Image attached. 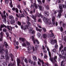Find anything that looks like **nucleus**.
<instances>
[{"instance_id": "nucleus-1", "label": "nucleus", "mask_w": 66, "mask_h": 66, "mask_svg": "<svg viewBox=\"0 0 66 66\" xmlns=\"http://www.w3.org/2000/svg\"><path fill=\"white\" fill-rule=\"evenodd\" d=\"M62 7H64V8H66V6L63 5H62L61 4H60L59 5V9H60V10L58 11V15L57 16V18H60L61 17V13L63 12V11Z\"/></svg>"}, {"instance_id": "nucleus-2", "label": "nucleus", "mask_w": 66, "mask_h": 66, "mask_svg": "<svg viewBox=\"0 0 66 66\" xmlns=\"http://www.w3.org/2000/svg\"><path fill=\"white\" fill-rule=\"evenodd\" d=\"M27 18L28 20V21L27 22L28 25H26V26H24L23 27L22 25L21 26V29H23V30H27V29H28V27H29L31 26V23H30V22L29 21V20H30V19L28 16L27 17Z\"/></svg>"}, {"instance_id": "nucleus-3", "label": "nucleus", "mask_w": 66, "mask_h": 66, "mask_svg": "<svg viewBox=\"0 0 66 66\" xmlns=\"http://www.w3.org/2000/svg\"><path fill=\"white\" fill-rule=\"evenodd\" d=\"M5 57H4V55H5V54H2L1 55V58L2 59H6V61H7L9 60V57L8 56V50L6 49L5 50Z\"/></svg>"}, {"instance_id": "nucleus-4", "label": "nucleus", "mask_w": 66, "mask_h": 66, "mask_svg": "<svg viewBox=\"0 0 66 66\" xmlns=\"http://www.w3.org/2000/svg\"><path fill=\"white\" fill-rule=\"evenodd\" d=\"M37 15H38V17H40V16L42 18H43V20L44 22L46 24H48V23H49V20H48V19L45 18V17H44L41 14H39V13H38Z\"/></svg>"}, {"instance_id": "nucleus-5", "label": "nucleus", "mask_w": 66, "mask_h": 66, "mask_svg": "<svg viewBox=\"0 0 66 66\" xmlns=\"http://www.w3.org/2000/svg\"><path fill=\"white\" fill-rule=\"evenodd\" d=\"M50 32H51L52 35H46V34H44L43 35V36L44 38H46L47 37H50L52 38H55V37L54 36V35L52 33V32H53V31L52 30H50Z\"/></svg>"}, {"instance_id": "nucleus-6", "label": "nucleus", "mask_w": 66, "mask_h": 66, "mask_svg": "<svg viewBox=\"0 0 66 66\" xmlns=\"http://www.w3.org/2000/svg\"><path fill=\"white\" fill-rule=\"evenodd\" d=\"M55 43L56 44L55 46V48H58V45H57V44L56 43V40L53 39H52L51 40V43L52 45H54Z\"/></svg>"}, {"instance_id": "nucleus-7", "label": "nucleus", "mask_w": 66, "mask_h": 66, "mask_svg": "<svg viewBox=\"0 0 66 66\" xmlns=\"http://www.w3.org/2000/svg\"><path fill=\"white\" fill-rule=\"evenodd\" d=\"M38 60L39 62L42 63V66H46V65H47V66H50V64H49L48 63H45L44 62L43 60H41L39 58H38Z\"/></svg>"}, {"instance_id": "nucleus-8", "label": "nucleus", "mask_w": 66, "mask_h": 66, "mask_svg": "<svg viewBox=\"0 0 66 66\" xmlns=\"http://www.w3.org/2000/svg\"><path fill=\"white\" fill-rule=\"evenodd\" d=\"M2 14V13L0 11V14H1V16L2 17V19H4L5 22H6V15H5V14Z\"/></svg>"}, {"instance_id": "nucleus-9", "label": "nucleus", "mask_w": 66, "mask_h": 66, "mask_svg": "<svg viewBox=\"0 0 66 66\" xmlns=\"http://www.w3.org/2000/svg\"><path fill=\"white\" fill-rule=\"evenodd\" d=\"M1 35L0 36V41L2 42V40H3V39L2 38H3V34L4 33H3L2 32H1Z\"/></svg>"}, {"instance_id": "nucleus-10", "label": "nucleus", "mask_w": 66, "mask_h": 66, "mask_svg": "<svg viewBox=\"0 0 66 66\" xmlns=\"http://www.w3.org/2000/svg\"><path fill=\"white\" fill-rule=\"evenodd\" d=\"M5 52V49L0 46V53H4Z\"/></svg>"}, {"instance_id": "nucleus-11", "label": "nucleus", "mask_w": 66, "mask_h": 66, "mask_svg": "<svg viewBox=\"0 0 66 66\" xmlns=\"http://www.w3.org/2000/svg\"><path fill=\"white\" fill-rule=\"evenodd\" d=\"M55 17L54 16L52 17V21L53 25H54V24H55Z\"/></svg>"}, {"instance_id": "nucleus-12", "label": "nucleus", "mask_w": 66, "mask_h": 66, "mask_svg": "<svg viewBox=\"0 0 66 66\" xmlns=\"http://www.w3.org/2000/svg\"><path fill=\"white\" fill-rule=\"evenodd\" d=\"M45 47L46 48H47V50L48 52L49 55L50 56V57L51 56V52H50V50H49V48H48V46H45Z\"/></svg>"}, {"instance_id": "nucleus-13", "label": "nucleus", "mask_w": 66, "mask_h": 66, "mask_svg": "<svg viewBox=\"0 0 66 66\" xmlns=\"http://www.w3.org/2000/svg\"><path fill=\"white\" fill-rule=\"evenodd\" d=\"M31 18H32L34 20L35 22H36V16H34V15H31Z\"/></svg>"}, {"instance_id": "nucleus-14", "label": "nucleus", "mask_w": 66, "mask_h": 66, "mask_svg": "<svg viewBox=\"0 0 66 66\" xmlns=\"http://www.w3.org/2000/svg\"><path fill=\"white\" fill-rule=\"evenodd\" d=\"M66 51V47H64V48L63 50H62L61 51V53L62 55L64 54V51Z\"/></svg>"}, {"instance_id": "nucleus-15", "label": "nucleus", "mask_w": 66, "mask_h": 66, "mask_svg": "<svg viewBox=\"0 0 66 66\" xmlns=\"http://www.w3.org/2000/svg\"><path fill=\"white\" fill-rule=\"evenodd\" d=\"M17 62L18 66H21L20 65H19V64L20 63V59H17Z\"/></svg>"}, {"instance_id": "nucleus-16", "label": "nucleus", "mask_w": 66, "mask_h": 66, "mask_svg": "<svg viewBox=\"0 0 66 66\" xmlns=\"http://www.w3.org/2000/svg\"><path fill=\"white\" fill-rule=\"evenodd\" d=\"M36 30L37 31H39L40 32H41L42 31V29L38 28L37 27H36Z\"/></svg>"}, {"instance_id": "nucleus-17", "label": "nucleus", "mask_w": 66, "mask_h": 66, "mask_svg": "<svg viewBox=\"0 0 66 66\" xmlns=\"http://www.w3.org/2000/svg\"><path fill=\"white\" fill-rule=\"evenodd\" d=\"M59 56L60 57V58L63 59V60H64L65 61H66V59L65 58V57L63 56V57L60 54L59 55Z\"/></svg>"}, {"instance_id": "nucleus-18", "label": "nucleus", "mask_w": 66, "mask_h": 66, "mask_svg": "<svg viewBox=\"0 0 66 66\" xmlns=\"http://www.w3.org/2000/svg\"><path fill=\"white\" fill-rule=\"evenodd\" d=\"M39 7L40 10L41 11H43V10H44V7H42L41 5L39 6Z\"/></svg>"}, {"instance_id": "nucleus-19", "label": "nucleus", "mask_w": 66, "mask_h": 66, "mask_svg": "<svg viewBox=\"0 0 66 66\" xmlns=\"http://www.w3.org/2000/svg\"><path fill=\"white\" fill-rule=\"evenodd\" d=\"M4 44L6 47V48H7V49H8L9 48V46L8 45L6 42H5L4 43Z\"/></svg>"}, {"instance_id": "nucleus-20", "label": "nucleus", "mask_w": 66, "mask_h": 66, "mask_svg": "<svg viewBox=\"0 0 66 66\" xmlns=\"http://www.w3.org/2000/svg\"><path fill=\"white\" fill-rule=\"evenodd\" d=\"M4 27H5V28H7V29H8L9 31H10V30H11V29H10V26H6L4 24Z\"/></svg>"}, {"instance_id": "nucleus-21", "label": "nucleus", "mask_w": 66, "mask_h": 66, "mask_svg": "<svg viewBox=\"0 0 66 66\" xmlns=\"http://www.w3.org/2000/svg\"><path fill=\"white\" fill-rule=\"evenodd\" d=\"M31 38H32V39L33 40L34 44H35V41L34 40V36H32L31 37Z\"/></svg>"}, {"instance_id": "nucleus-22", "label": "nucleus", "mask_w": 66, "mask_h": 66, "mask_svg": "<svg viewBox=\"0 0 66 66\" xmlns=\"http://www.w3.org/2000/svg\"><path fill=\"white\" fill-rule=\"evenodd\" d=\"M19 40H21L22 42H24V40H26V39H25V38H19Z\"/></svg>"}, {"instance_id": "nucleus-23", "label": "nucleus", "mask_w": 66, "mask_h": 66, "mask_svg": "<svg viewBox=\"0 0 66 66\" xmlns=\"http://www.w3.org/2000/svg\"><path fill=\"white\" fill-rule=\"evenodd\" d=\"M31 49L32 47H31V46L30 45L28 46V50H31Z\"/></svg>"}, {"instance_id": "nucleus-24", "label": "nucleus", "mask_w": 66, "mask_h": 66, "mask_svg": "<svg viewBox=\"0 0 66 66\" xmlns=\"http://www.w3.org/2000/svg\"><path fill=\"white\" fill-rule=\"evenodd\" d=\"M35 9H33V11H30V14H33V13H35Z\"/></svg>"}, {"instance_id": "nucleus-25", "label": "nucleus", "mask_w": 66, "mask_h": 66, "mask_svg": "<svg viewBox=\"0 0 66 66\" xmlns=\"http://www.w3.org/2000/svg\"><path fill=\"white\" fill-rule=\"evenodd\" d=\"M10 23L11 24H14V23H15V20H11Z\"/></svg>"}, {"instance_id": "nucleus-26", "label": "nucleus", "mask_w": 66, "mask_h": 66, "mask_svg": "<svg viewBox=\"0 0 66 66\" xmlns=\"http://www.w3.org/2000/svg\"><path fill=\"white\" fill-rule=\"evenodd\" d=\"M64 65H65V64L64 63V61H62L61 63V66H65Z\"/></svg>"}, {"instance_id": "nucleus-27", "label": "nucleus", "mask_w": 66, "mask_h": 66, "mask_svg": "<svg viewBox=\"0 0 66 66\" xmlns=\"http://www.w3.org/2000/svg\"><path fill=\"white\" fill-rule=\"evenodd\" d=\"M44 13L46 15V16H49V13L48 12L46 11V12H44Z\"/></svg>"}, {"instance_id": "nucleus-28", "label": "nucleus", "mask_w": 66, "mask_h": 66, "mask_svg": "<svg viewBox=\"0 0 66 66\" xmlns=\"http://www.w3.org/2000/svg\"><path fill=\"white\" fill-rule=\"evenodd\" d=\"M33 59L34 60H36V61H37V58H36V57L35 56H32Z\"/></svg>"}, {"instance_id": "nucleus-29", "label": "nucleus", "mask_w": 66, "mask_h": 66, "mask_svg": "<svg viewBox=\"0 0 66 66\" xmlns=\"http://www.w3.org/2000/svg\"><path fill=\"white\" fill-rule=\"evenodd\" d=\"M28 62L29 63H30L31 64H33V61L31 60L30 59H29L28 60Z\"/></svg>"}, {"instance_id": "nucleus-30", "label": "nucleus", "mask_w": 66, "mask_h": 66, "mask_svg": "<svg viewBox=\"0 0 66 66\" xmlns=\"http://www.w3.org/2000/svg\"><path fill=\"white\" fill-rule=\"evenodd\" d=\"M9 18L10 19H14V17L12 15H10L9 16Z\"/></svg>"}, {"instance_id": "nucleus-31", "label": "nucleus", "mask_w": 66, "mask_h": 66, "mask_svg": "<svg viewBox=\"0 0 66 66\" xmlns=\"http://www.w3.org/2000/svg\"><path fill=\"white\" fill-rule=\"evenodd\" d=\"M26 45H27V46H30V43H29V42L27 41H26Z\"/></svg>"}, {"instance_id": "nucleus-32", "label": "nucleus", "mask_w": 66, "mask_h": 66, "mask_svg": "<svg viewBox=\"0 0 66 66\" xmlns=\"http://www.w3.org/2000/svg\"><path fill=\"white\" fill-rule=\"evenodd\" d=\"M48 26L49 27H52V24L51 23V22H50Z\"/></svg>"}, {"instance_id": "nucleus-33", "label": "nucleus", "mask_w": 66, "mask_h": 66, "mask_svg": "<svg viewBox=\"0 0 66 66\" xmlns=\"http://www.w3.org/2000/svg\"><path fill=\"white\" fill-rule=\"evenodd\" d=\"M47 57H48V56L47 55V54H44V59H47Z\"/></svg>"}, {"instance_id": "nucleus-34", "label": "nucleus", "mask_w": 66, "mask_h": 66, "mask_svg": "<svg viewBox=\"0 0 66 66\" xmlns=\"http://www.w3.org/2000/svg\"><path fill=\"white\" fill-rule=\"evenodd\" d=\"M10 5L11 7H13V5H12V2L11 1V0H10Z\"/></svg>"}, {"instance_id": "nucleus-35", "label": "nucleus", "mask_w": 66, "mask_h": 66, "mask_svg": "<svg viewBox=\"0 0 66 66\" xmlns=\"http://www.w3.org/2000/svg\"><path fill=\"white\" fill-rule=\"evenodd\" d=\"M4 27V24L3 25H1V27H0V30L2 31V28Z\"/></svg>"}, {"instance_id": "nucleus-36", "label": "nucleus", "mask_w": 66, "mask_h": 66, "mask_svg": "<svg viewBox=\"0 0 66 66\" xmlns=\"http://www.w3.org/2000/svg\"><path fill=\"white\" fill-rule=\"evenodd\" d=\"M52 51L54 53H55L56 52V50L55 49H54L52 50Z\"/></svg>"}, {"instance_id": "nucleus-37", "label": "nucleus", "mask_w": 66, "mask_h": 66, "mask_svg": "<svg viewBox=\"0 0 66 66\" xmlns=\"http://www.w3.org/2000/svg\"><path fill=\"white\" fill-rule=\"evenodd\" d=\"M11 54V57L12 60V61H13V58H14V56L12 54Z\"/></svg>"}, {"instance_id": "nucleus-38", "label": "nucleus", "mask_w": 66, "mask_h": 66, "mask_svg": "<svg viewBox=\"0 0 66 66\" xmlns=\"http://www.w3.org/2000/svg\"><path fill=\"white\" fill-rule=\"evenodd\" d=\"M57 59V56H55L54 57V60L56 62V59Z\"/></svg>"}, {"instance_id": "nucleus-39", "label": "nucleus", "mask_w": 66, "mask_h": 66, "mask_svg": "<svg viewBox=\"0 0 66 66\" xmlns=\"http://www.w3.org/2000/svg\"><path fill=\"white\" fill-rule=\"evenodd\" d=\"M22 46H27V44L25 43H23L22 44Z\"/></svg>"}, {"instance_id": "nucleus-40", "label": "nucleus", "mask_w": 66, "mask_h": 66, "mask_svg": "<svg viewBox=\"0 0 66 66\" xmlns=\"http://www.w3.org/2000/svg\"><path fill=\"white\" fill-rule=\"evenodd\" d=\"M34 5L36 9H37V5L35 3L34 4Z\"/></svg>"}, {"instance_id": "nucleus-41", "label": "nucleus", "mask_w": 66, "mask_h": 66, "mask_svg": "<svg viewBox=\"0 0 66 66\" xmlns=\"http://www.w3.org/2000/svg\"><path fill=\"white\" fill-rule=\"evenodd\" d=\"M30 32H32V30H33V28H29V29Z\"/></svg>"}, {"instance_id": "nucleus-42", "label": "nucleus", "mask_w": 66, "mask_h": 66, "mask_svg": "<svg viewBox=\"0 0 66 66\" xmlns=\"http://www.w3.org/2000/svg\"><path fill=\"white\" fill-rule=\"evenodd\" d=\"M37 36L38 37H39L40 36V33H38L37 34Z\"/></svg>"}, {"instance_id": "nucleus-43", "label": "nucleus", "mask_w": 66, "mask_h": 66, "mask_svg": "<svg viewBox=\"0 0 66 66\" xmlns=\"http://www.w3.org/2000/svg\"><path fill=\"white\" fill-rule=\"evenodd\" d=\"M24 61L25 62H26V63H28V59H25Z\"/></svg>"}, {"instance_id": "nucleus-44", "label": "nucleus", "mask_w": 66, "mask_h": 66, "mask_svg": "<svg viewBox=\"0 0 66 66\" xmlns=\"http://www.w3.org/2000/svg\"><path fill=\"white\" fill-rule=\"evenodd\" d=\"M46 10H48L49 9V6L47 5L46 6Z\"/></svg>"}, {"instance_id": "nucleus-45", "label": "nucleus", "mask_w": 66, "mask_h": 66, "mask_svg": "<svg viewBox=\"0 0 66 66\" xmlns=\"http://www.w3.org/2000/svg\"><path fill=\"white\" fill-rule=\"evenodd\" d=\"M66 26V24L65 23H63L62 24V27L64 28H65Z\"/></svg>"}, {"instance_id": "nucleus-46", "label": "nucleus", "mask_w": 66, "mask_h": 66, "mask_svg": "<svg viewBox=\"0 0 66 66\" xmlns=\"http://www.w3.org/2000/svg\"><path fill=\"white\" fill-rule=\"evenodd\" d=\"M42 29H43L44 31L45 32L46 31V29L44 28H42Z\"/></svg>"}, {"instance_id": "nucleus-47", "label": "nucleus", "mask_w": 66, "mask_h": 66, "mask_svg": "<svg viewBox=\"0 0 66 66\" xmlns=\"http://www.w3.org/2000/svg\"><path fill=\"white\" fill-rule=\"evenodd\" d=\"M44 53H47V51L46 50H44L43 51Z\"/></svg>"}, {"instance_id": "nucleus-48", "label": "nucleus", "mask_w": 66, "mask_h": 66, "mask_svg": "<svg viewBox=\"0 0 66 66\" xmlns=\"http://www.w3.org/2000/svg\"><path fill=\"white\" fill-rule=\"evenodd\" d=\"M35 40L36 41V43L38 44H39V42L38 41V40Z\"/></svg>"}, {"instance_id": "nucleus-49", "label": "nucleus", "mask_w": 66, "mask_h": 66, "mask_svg": "<svg viewBox=\"0 0 66 66\" xmlns=\"http://www.w3.org/2000/svg\"><path fill=\"white\" fill-rule=\"evenodd\" d=\"M63 47V45H61V47H60L59 48L60 51H61V49H62V48Z\"/></svg>"}, {"instance_id": "nucleus-50", "label": "nucleus", "mask_w": 66, "mask_h": 66, "mask_svg": "<svg viewBox=\"0 0 66 66\" xmlns=\"http://www.w3.org/2000/svg\"><path fill=\"white\" fill-rule=\"evenodd\" d=\"M50 60L51 61V62H52V63H54V62L53 61V59H52V58H51V60H50Z\"/></svg>"}, {"instance_id": "nucleus-51", "label": "nucleus", "mask_w": 66, "mask_h": 66, "mask_svg": "<svg viewBox=\"0 0 66 66\" xmlns=\"http://www.w3.org/2000/svg\"><path fill=\"white\" fill-rule=\"evenodd\" d=\"M5 2L6 4L8 3H9V1H8V0H5Z\"/></svg>"}, {"instance_id": "nucleus-52", "label": "nucleus", "mask_w": 66, "mask_h": 66, "mask_svg": "<svg viewBox=\"0 0 66 66\" xmlns=\"http://www.w3.org/2000/svg\"><path fill=\"white\" fill-rule=\"evenodd\" d=\"M18 25H19V26H20L21 25V23L19 21H18Z\"/></svg>"}, {"instance_id": "nucleus-53", "label": "nucleus", "mask_w": 66, "mask_h": 66, "mask_svg": "<svg viewBox=\"0 0 66 66\" xmlns=\"http://www.w3.org/2000/svg\"><path fill=\"white\" fill-rule=\"evenodd\" d=\"M15 64H16V63H15V61H14V62H13V65H12V66H13V65H15Z\"/></svg>"}, {"instance_id": "nucleus-54", "label": "nucleus", "mask_w": 66, "mask_h": 66, "mask_svg": "<svg viewBox=\"0 0 66 66\" xmlns=\"http://www.w3.org/2000/svg\"><path fill=\"white\" fill-rule=\"evenodd\" d=\"M60 30L62 32V31H63V28L62 27H61L60 28Z\"/></svg>"}, {"instance_id": "nucleus-55", "label": "nucleus", "mask_w": 66, "mask_h": 66, "mask_svg": "<svg viewBox=\"0 0 66 66\" xmlns=\"http://www.w3.org/2000/svg\"><path fill=\"white\" fill-rule=\"evenodd\" d=\"M5 63H4L3 64H1V65H0V66H5Z\"/></svg>"}, {"instance_id": "nucleus-56", "label": "nucleus", "mask_w": 66, "mask_h": 66, "mask_svg": "<svg viewBox=\"0 0 66 66\" xmlns=\"http://www.w3.org/2000/svg\"><path fill=\"white\" fill-rule=\"evenodd\" d=\"M61 0H57V2L58 3H61Z\"/></svg>"}, {"instance_id": "nucleus-57", "label": "nucleus", "mask_w": 66, "mask_h": 66, "mask_svg": "<svg viewBox=\"0 0 66 66\" xmlns=\"http://www.w3.org/2000/svg\"><path fill=\"white\" fill-rule=\"evenodd\" d=\"M32 22L33 23V25H34V27H35V23H34V22H33V21H32Z\"/></svg>"}, {"instance_id": "nucleus-58", "label": "nucleus", "mask_w": 66, "mask_h": 66, "mask_svg": "<svg viewBox=\"0 0 66 66\" xmlns=\"http://www.w3.org/2000/svg\"><path fill=\"white\" fill-rule=\"evenodd\" d=\"M15 11L16 12V13H18V10L17 8H16Z\"/></svg>"}, {"instance_id": "nucleus-59", "label": "nucleus", "mask_w": 66, "mask_h": 66, "mask_svg": "<svg viewBox=\"0 0 66 66\" xmlns=\"http://www.w3.org/2000/svg\"><path fill=\"white\" fill-rule=\"evenodd\" d=\"M32 49L33 51H35V48H34V46H32Z\"/></svg>"}, {"instance_id": "nucleus-60", "label": "nucleus", "mask_w": 66, "mask_h": 66, "mask_svg": "<svg viewBox=\"0 0 66 66\" xmlns=\"http://www.w3.org/2000/svg\"><path fill=\"white\" fill-rule=\"evenodd\" d=\"M24 15L23 14H21L20 15V17H24Z\"/></svg>"}, {"instance_id": "nucleus-61", "label": "nucleus", "mask_w": 66, "mask_h": 66, "mask_svg": "<svg viewBox=\"0 0 66 66\" xmlns=\"http://www.w3.org/2000/svg\"><path fill=\"white\" fill-rule=\"evenodd\" d=\"M6 34L7 35V37H9V33L8 32H6Z\"/></svg>"}, {"instance_id": "nucleus-62", "label": "nucleus", "mask_w": 66, "mask_h": 66, "mask_svg": "<svg viewBox=\"0 0 66 66\" xmlns=\"http://www.w3.org/2000/svg\"><path fill=\"white\" fill-rule=\"evenodd\" d=\"M8 66H12V63H10L8 65Z\"/></svg>"}, {"instance_id": "nucleus-63", "label": "nucleus", "mask_w": 66, "mask_h": 66, "mask_svg": "<svg viewBox=\"0 0 66 66\" xmlns=\"http://www.w3.org/2000/svg\"><path fill=\"white\" fill-rule=\"evenodd\" d=\"M38 65H40V66H41V64L40 63V62H39V61L38 62Z\"/></svg>"}, {"instance_id": "nucleus-64", "label": "nucleus", "mask_w": 66, "mask_h": 66, "mask_svg": "<svg viewBox=\"0 0 66 66\" xmlns=\"http://www.w3.org/2000/svg\"><path fill=\"white\" fill-rule=\"evenodd\" d=\"M6 31V30L5 29H3V31L4 32H5Z\"/></svg>"}]
</instances>
